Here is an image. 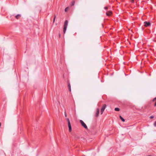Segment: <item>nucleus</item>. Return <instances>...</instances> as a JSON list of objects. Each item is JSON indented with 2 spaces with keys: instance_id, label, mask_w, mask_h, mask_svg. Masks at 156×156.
I'll list each match as a JSON object with an SVG mask.
<instances>
[{
  "instance_id": "nucleus-1",
  "label": "nucleus",
  "mask_w": 156,
  "mask_h": 156,
  "mask_svg": "<svg viewBox=\"0 0 156 156\" xmlns=\"http://www.w3.org/2000/svg\"><path fill=\"white\" fill-rule=\"evenodd\" d=\"M68 21L67 20H66L65 21L64 23V27H63V32L64 34H65L66 32V31L67 27L68 26Z\"/></svg>"
},
{
  "instance_id": "nucleus-2",
  "label": "nucleus",
  "mask_w": 156,
  "mask_h": 156,
  "mask_svg": "<svg viewBox=\"0 0 156 156\" xmlns=\"http://www.w3.org/2000/svg\"><path fill=\"white\" fill-rule=\"evenodd\" d=\"M80 122L81 125L83 126L85 129H87V127L86 124L84 123L83 121L82 120H80Z\"/></svg>"
},
{
  "instance_id": "nucleus-3",
  "label": "nucleus",
  "mask_w": 156,
  "mask_h": 156,
  "mask_svg": "<svg viewBox=\"0 0 156 156\" xmlns=\"http://www.w3.org/2000/svg\"><path fill=\"white\" fill-rule=\"evenodd\" d=\"M144 26L145 27H148L151 25V23L149 22L145 21L144 22Z\"/></svg>"
},
{
  "instance_id": "nucleus-4",
  "label": "nucleus",
  "mask_w": 156,
  "mask_h": 156,
  "mask_svg": "<svg viewBox=\"0 0 156 156\" xmlns=\"http://www.w3.org/2000/svg\"><path fill=\"white\" fill-rule=\"evenodd\" d=\"M106 107V105H104L101 108V114H102L103 113V112L104 111L105 108Z\"/></svg>"
},
{
  "instance_id": "nucleus-5",
  "label": "nucleus",
  "mask_w": 156,
  "mask_h": 156,
  "mask_svg": "<svg viewBox=\"0 0 156 156\" xmlns=\"http://www.w3.org/2000/svg\"><path fill=\"white\" fill-rule=\"evenodd\" d=\"M112 12L110 10H108L106 12V15L107 16H110L112 14Z\"/></svg>"
},
{
  "instance_id": "nucleus-6",
  "label": "nucleus",
  "mask_w": 156,
  "mask_h": 156,
  "mask_svg": "<svg viewBox=\"0 0 156 156\" xmlns=\"http://www.w3.org/2000/svg\"><path fill=\"white\" fill-rule=\"evenodd\" d=\"M68 124V126L69 127V132H70L71 131L72 129L71 124L70 122H69Z\"/></svg>"
},
{
  "instance_id": "nucleus-7",
  "label": "nucleus",
  "mask_w": 156,
  "mask_h": 156,
  "mask_svg": "<svg viewBox=\"0 0 156 156\" xmlns=\"http://www.w3.org/2000/svg\"><path fill=\"white\" fill-rule=\"evenodd\" d=\"M99 112H100V111H99V108H97V112L96 113V117H98V115H99Z\"/></svg>"
},
{
  "instance_id": "nucleus-8",
  "label": "nucleus",
  "mask_w": 156,
  "mask_h": 156,
  "mask_svg": "<svg viewBox=\"0 0 156 156\" xmlns=\"http://www.w3.org/2000/svg\"><path fill=\"white\" fill-rule=\"evenodd\" d=\"M21 17V15L20 14H17L15 16V17L16 19H18Z\"/></svg>"
},
{
  "instance_id": "nucleus-9",
  "label": "nucleus",
  "mask_w": 156,
  "mask_h": 156,
  "mask_svg": "<svg viewBox=\"0 0 156 156\" xmlns=\"http://www.w3.org/2000/svg\"><path fill=\"white\" fill-rule=\"evenodd\" d=\"M68 87L69 90L70 91H71V86L69 83H68Z\"/></svg>"
},
{
  "instance_id": "nucleus-10",
  "label": "nucleus",
  "mask_w": 156,
  "mask_h": 156,
  "mask_svg": "<svg viewBox=\"0 0 156 156\" xmlns=\"http://www.w3.org/2000/svg\"><path fill=\"white\" fill-rule=\"evenodd\" d=\"M119 117L122 122H124L125 121V119L121 115L119 116Z\"/></svg>"
},
{
  "instance_id": "nucleus-11",
  "label": "nucleus",
  "mask_w": 156,
  "mask_h": 156,
  "mask_svg": "<svg viewBox=\"0 0 156 156\" xmlns=\"http://www.w3.org/2000/svg\"><path fill=\"white\" fill-rule=\"evenodd\" d=\"M75 4V1H73L71 2V4H70V5L71 6H73Z\"/></svg>"
},
{
  "instance_id": "nucleus-12",
  "label": "nucleus",
  "mask_w": 156,
  "mask_h": 156,
  "mask_svg": "<svg viewBox=\"0 0 156 156\" xmlns=\"http://www.w3.org/2000/svg\"><path fill=\"white\" fill-rule=\"evenodd\" d=\"M115 110L116 111H119L120 110V109L118 108H115Z\"/></svg>"
},
{
  "instance_id": "nucleus-13",
  "label": "nucleus",
  "mask_w": 156,
  "mask_h": 156,
  "mask_svg": "<svg viewBox=\"0 0 156 156\" xmlns=\"http://www.w3.org/2000/svg\"><path fill=\"white\" fill-rule=\"evenodd\" d=\"M66 119H67V121L68 122V123H69V122H70V121H69V119L68 118H67Z\"/></svg>"
},
{
  "instance_id": "nucleus-14",
  "label": "nucleus",
  "mask_w": 156,
  "mask_h": 156,
  "mask_svg": "<svg viewBox=\"0 0 156 156\" xmlns=\"http://www.w3.org/2000/svg\"><path fill=\"white\" fill-rule=\"evenodd\" d=\"M56 16H54V18L53 19V22L54 23L55 22V19Z\"/></svg>"
},
{
  "instance_id": "nucleus-15",
  "label": "nucleus",
  "mask_w": 156,
  "mask_h": 156,
  "mask_svg": "<svg viewBox=\"0 0 156 156\" xmlns=\"http://www.w3.org/2000/svg\"><path fill=\"white\" fill-rule=\"evenodd\" d=\"M65 115L66 117L67 116V114L66 113V111L65 112Z\"/></svg>"
},
{
  "instance_id": "nucleus-16",
  "label": "nucleus",
  "mask_w": 156,
  "mask_h": 156,
  "mask_svg": "<svg viewBox=\"0 0 156 156\" xmlns=\"http://www.w3.org/2000/svg\"><path fill=\"white\" fill-rule=\"evenodd\" d=\"M154 126L156 127V121L154 122Z\"/></svg>"
},
{
  "instance_id": "nucleus-17",
  "label": "nucleus",
  "mask_w": 156,
  "mask_h": 156,
  "mask_svg": "<svg viewBox=\"0 0 156 156\" xmlns=\"http://www.w3.org/2000/svg\"><path fill=\"white\" fill-rule=\"evenodd\" d=\"M104 9H105L106 10L108 9V8L107 7H104Z\"/></svg>"
},
{
  "instance_id": "nucleus-18",
  "label": "nucleus",
  "mask_w": 156,
  "mask_h": 156,
  "mask_svg": "<svg viewBox=\"0 0 156 156\" xmlns=\"http://www.w3.org/2000/svg\"><path fill=\"white\" fill-rule=\"evenodd\" d=\"M154 118V116H151L150 117V118L151 119H153Z\"/></svg>"
},
{
  "instance_id": "nucleus-19",
  "label": "nucleus",
  "mask_w": 156,
  "mask_h": 156,
  "mask_svg": "<svg viewBox=\"0 0 156 156\" xmlns=\"http://www.w3.org/2000/svg\"><path fill=\"white\" fill-rule=\"evenodd\" d=\"M69 9V7H67L64 10H68Z\"/></svg>"
},
{
  "instance_id": "nucleus-20",
  "label": "nucleus",
  "mask_w": 156,
  "mask_h": 156,
  "mask_svg": "<svg viewBox=\"0 0 156 156\" xmlns=\"http://www.w3.org/2000/svg\"><path fill=\"white\" fill-rule=\"evenodd\" d=\"M155 99H156V97L153 99V101H154L155 100Z\"/></svg>"
},
{
  "instance_id": "nucleus-21",
  "label": "nucleus",
  "mask_w": 156,
  "mask_h": 156,
  "mask_svg": "<svg viewBox=\"0 0 156 156\" xmlns=\"http://www.w3.org/2000/svg\"><path fill=\"white\" fill-rule=\"evenodd\" d=\"M60 36H61V34H59V37H60Z\"/></svg>"
},
{
  "instance_id": "nucleus-22",
  "label": "nucleus",
  "mask_w": 156,
  "mask_h": 156,
  "mask_svg": "<svg viewBox=\"0 0 156 156\" xmlns=\"http://www.w3.org/2000/svg\"><path fill=\"white\" fill-rule=\"evenodd\" d=\"M65 12H66L67 10H65Z\"/></svg>"
}]
</instances>
